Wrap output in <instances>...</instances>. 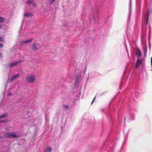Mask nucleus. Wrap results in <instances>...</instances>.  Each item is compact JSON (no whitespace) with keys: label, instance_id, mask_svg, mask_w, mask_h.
Here are the masks:
<instances>
[{"label":"nucleus","instance_id":"obj_1","mask_svg":"<svg viewBox=\"0 0 152 152\" xmlns=\"http://www.w3.org/2000/svg\"><path fill=\"white\" fill-rule=\"evenodd\" d=\"M27 81L29 83H34L36 80V76L33 74H28L26 78Z\"/></svg>","mask_w":152,"mask_h":152},{"label":"nucleus","instance_id":"obj_2","mask_svg":"<svg viewBox=\"0 0 152 152\" xmlns=\"http://www.w3.org/2000/svg\"><path fill=\"white\" fill-rule=\"evenodd\" d=\"M4 136L6 137H8L10 138H15L17 137H19V135L16 134L15 132H8L5 133L4 134Z\"/></svg>","mask_w":152,"mask_h":152},{"label":"nucleus","instance_id":"obj_3","mask_svg":"<svg viewBox=\"0 0 152 152\" xmlns=\"http://www.w3.org/2000/svg\"><path fill=\"white\" fill-rule=\"evenodd\" d=\"M32 45V49L34 51L37 50L40 46L36 42H33Z\"/></svg>","mask_w":152,"mask_h":152},{"label":"nucleus","instance_id":"obj_4","mask_svg":"<svg viewBox=\"0 0 152 152\" xmlns=\"http://www.w3.org/2000/svg\"><path fill=\"white\" fill-rule=\"evenodd\" d=\"M99 20V17L97 15H96L95 16L93 17L92 18L90 19L91 22L95 24L98 22Z\"/></svg>","mask_w":152,"mask_h":152},{"label":"nucleus","instance_id":"obj_5","mask_svg":"<svg viewBox=\"0 0 152 152\" xmlns=\"http://www.w3.org/2000/svg\"><path fill=\"white\" fill-rule=\"evenodd\" d=\"M142 60L140 59L139 58H138L137 59L136 61L135 64V67L138 68L139 67L140 65L142 63Z\"/></svg>","mask_w":152,"mask_h":152},{"label":"nucleus","instance_id":"obj_6","mask_svg":"<svg viewBox=\"0 0 152 152\" xmlns=\"http://www.w3.org/2000/svg\"><path fill=\"white\" fill-rule=\"evenodd\" d=\"M33 40V39H30L27 40L25 41H22L21 42V44L23 43H28L29 42H32Z\"/></svg>","mask_w":152,"mask_h":152},{"label":"nucleus","instance_id":"obj_7","mask_svg":"<svg viewBox=\"0 0 152 152\" xmlns=\"http://www.w3.org/2000/svg\"><path fill=\"white\" fill-rule=\"evenodd\" d=\"M20 62V61H18L15 62H14L12 63H10V67H12L13 66L16 65V64H18Z\"/></svg>","mask_w":152,"mask_h":152},{"label":"nucleus","instance_id":"obj_8","mask_svg":"<svg viewBox=\"0 0 152 152\" xmlns=\"http://www.w3.org/2000/svg\"><path fill=\"white\" fill-rule=\"evenodd\" d=\"M52 150L51 147H47L45 148L44 152H51Z\"/></svg>","mask_w":152,"mask_h":152},{"label":"nucleus","instance_id":"obj_9","mask_svg":"<svg viewBox=\"0 0 152 152\" xmlns=\"http://www.w3.org/2000/svg\"><path fill=\"white\" fill-rule=\"evenodd\" d=\"M131 7V5H129V17L128 19V22H129L130 20V19L131 18V9L130 8Z\"/></svg>","mask_w":152,"mask_h":152},{"label":"nucleus","instance_id":"obj_10","mask_svg":"<svg viewBox=\"0 0 152 152\" xmlns=\"http://www.w3.org/2000/svg\"><path fill=\"white\" fill-rule=\"evenodd\" d=\"M25 17H31L33 16V14L31 12H27L24 14Z\"/></svg>","mask_w":152,"mask_h":152},{"label":"nucleus","instance_id":"obj_11","mask_svg":"<svg viewBox=\"0 0 152 152\" xmlns=\"http://www.w3.org/2000/svg\"><path fill=\"white\" fill-rule=\"evenodd\" d=\"M34 1V0H29L26 2V5L27 6H29L30 4H33Z\"/></svg>","mask_w":152,"mask_h":152},{"label":"nucleus","instance_id":"obj_12","mask_svg":"<svg viewBox=\"0 0 152 152\" xmlns=\"http://www.w3.org/2000/svg\"><path fill=\"white\" fill-rule=\"evenodd\" d=\"M19 74H17L15 75H13V76H12L10 79V80L12 81V80H13L14 79H15L16 78H17L19 76Z\"/></svg>","mask_w":152,"mask_h":152},{"label":"nucleus","instance_id":"obj_13","mask_svg":"<svg viewBox=\"0 0 152 152\" xmlns=\"http://www.w3.org/2000/svg\"><path fill=\"white\" fill-rule=\"evenodd\" d=\"M7 113H5L0 116V119H3L7 117Z\"/></svg>","mask_w":152,"mask_h":152},{"label":"nucleus","instance_id":"obj_14","mask_svg":"<svg viewBox=\"0 0 152 152\" xmlns=\"http://www.w3.org/2000/svg\"><path fill=\"white\" fill-rule=\"evenodd\" d=\"M141 56V53L140 50L139 49H138L137 52V58H139V57H140Z\"/></svg>","mask_w":152,"mask_h":152},{"label":"nucleus","instance_id":"obj_15","mask_svg":"<svg viewBox=\"0 0 152 152\" xmlns=\"http://www.w3.org/2000/svg\"><path fill=\"white\" fill-rule=\"evenodd\" d=\"M148 13H149V12L148 11V12L147 15L145 17V20L146 21V24H147V23H148V17H149Z\"/></svg>","mask_w":152,"mask_h":152},{"label":"nucleus","instance_id":"obj_16","mask_svg":"<svg viewBox=\"0 0 152 152\" xmlns=\"http://www.w3.org/2000/svg\"><path fill=\"white\" fill-rule=\"evenodd\" d=\"M4 21V18L0 16V23H2Z\"/></svg>","mask_w":152,"mask_h":152},{"label":"nucleus","instance_id":"obj_17","mask_svg":"<svg viewBox=\"0 0 152 152\" xmlns=\"http://www.w3.org/2000/svg\"><path fill=\"white\" fill-rule=\"evenodd\" d=\"M144 54H146L147 53V48L146 47H144L143 48Z\"/></svg>","mask_w":152,"mask_h":152},{"label":"nucleus","instance_id":"obj_18","mask_svg":"<svg viewBox=\"0 0 152 152\" xmlns=\"http://www.w3.org/2000/svg\"><path fill=\"white\" fill-rule=\"evenodd\" d=\"M7 120H1L0 121V123H4L5 122H7Z\"/></svg>","mask_w":152,"mask_h":152},{"label":"nucleus","instance_id":"obj_19","mask_svg":"<svg viewBox=\"0 0 152 152\" xmlns=\"http://www.w3.org/2000/svg\"><path fill=\"white\" fill-rule=\"evenodd\" d=\"M55 0H49V2L50 3H52L54 2Z\"/></svg>","mask_w":152,"mask_h":152},{"label":"nucleus","instance_id":"obj_20","mask_svg":"<svg viewBox=\"0 0 152 152\" xmlns=\"http://www.w3.org/2000/svg\"><path fill=\"white\" fill-rule=\"evenodd\" d=\"M32 5L33 7H35L36 5V3H34Z\"/></svg>","mask_w":152,"mask_h":152},{"label":"nucleus","instance_id":"obj_21","mask_svg":"<svg viewBox=\"0 0 152 152\" xmlns=\"http://www.w3.org/2000/svg\"><path fill=\"white\" fill-rule=\"evenodd\" d=\"M3 39L0 36V41H3Z\"/></svg>","mask_w":152,"mask_h":152},{"label":"nucleus","instance_id":"obj_22","mask_svg":"<svg viewBox=\"0 0 152 152\" xmlns=\"http://www.w3.org/2000/svg\"><path fill=\"white\" fill-rule=\"evenodd\" d=\"M3 47V45L0 43V48H1Z\"/></svg>","mask_w":152,"mask_h":152},{"label":"nucleus","instance_id":"obj_23","mask_svg":"<svg viewBox=\"0 0 152 152\" xmlns=\"http://www.w3.org/2000/svg\"><path fill=\"white\" fill-rule=\"evenodd\" d=\"M0 57H2V54L0 52Z\"/></svg>","mask_w":152,"mask_h":152},{"label":"nucleus","instance_id":"obj_24","mask_svg":"<svg viewBox=\"0 0 152 152\" xmlns=\"http://www.w3.org/2000/svg\"><path fill=\"white\" fill-rule=\"evenodd\" d=\"M11 95V93L10 92H9V93L8 94H7V96H9L10 95Z\"/></svg>","mask_w":152,"mask_h":152},{"label":"nucleus","instance_id":"obj_25","mask_svg":"<svg viewBox=\"0 0 152 152\" xmlns=\"http://www.w3.org/2000/svg\"><path fill=\"white\" fill-rule=\"evenodd\" d=\"M94 100H93V101L91 102V104H92L94 102Z\"/></svg>","mask_w":152,"mask_h":152},{"label":"nucleus","instance_id":"obj_26","mask_svg":"<svg viewBox=\"0 0 152 152\" xmlns=\"http://www.w3.org/2000/svg\"><path fill=\"white\" fill-rule=\"evenodd\" d=\"M95 98H96V96H95L93 99V100H94V101L95 100Z\"/></svg>","mask_w":152,"mask_h":152},{"label":"nucleus","instance_id":"obj_27","mask_svg":"<svg viewBox=\"0 0 152 152\" xmlns=\"http://www.w3.org/2000/svg\"><path fill=\"white\" fill-rule=\"evenodd\" d=\"M1 28V26L0 25V28Z\"/></svg>","mask_w":152,"mask_h":152},{"label":"nucleus","instance_id":"obj_28","mask_svg":"<svg viewBox=\"0 0 152 152\" xmlns=\"http://www.w3.org/2000/svg\"><path fill=\"white\" fill-rule=\"evenodd\" d=\"M66 107L67 108H68V106H66Z\"/></svg>","mask_w":152,"mask_h":152}]
</instances>
